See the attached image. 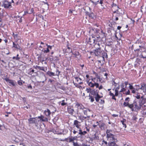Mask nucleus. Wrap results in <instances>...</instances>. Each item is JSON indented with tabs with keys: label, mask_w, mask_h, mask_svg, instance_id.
Returning a JSON list of instances; mask_svg holds the SVG:
<instances>
[{
	"label": "nucleus",
	"mask_w": 146,
	"mask_h": 146,
	"mask_svg": "<svg viewBox=\"0 0 146 146\" xmlns=\"http://www.w3.org/2000/svg\"><path fill=\"white\" fill-rule=\"evenodd\" d=\"M112 132L111 130L107 129L106 132V138L108 142L113 141H117V139L115 138V135L111 133V132Z\"/></svg>",
	"instance_id": "obj_1"
},
{
	"label": "nucleus",
	"mask_w": 146,
	"mask_h": 146,
	"mask_svg": "<svg viewBox=\"0 0 146 146\" xmlns=\"http://www.w3.org/2000/svg\"><path fill=\"white\" fill-rule=\"evenodd\" d=\"M139 48L135 50V51L137 52V56H139L140 57L143 58H146V56H143L142 54H141L140 55H139V52H143L142 49H144V47L143 46H139Z\"/></svg>",
	"instance_id": "obj_2"
},
{
	"label": "nucleus",
	"mask_w": 146,
	"mask_h": 146,
	"mask_svg": "<svg viewBox=\"0 0 146 146\" xmlns=\"http://www.w3.org/2000/svg\"><path fill=\"white\" fill-rule=\"evenodd\" d=\"M3 5L5 8L6 9H10L12 7L11 3L7 1L4 2Z\"/></svg>",
	"instance_id": "obj_3"
},
{
	"label": "nucleus",
	"mask_w": 146,
	"mask_h": 146,
	"mask_svg": "<svg viewBox=\"0 0 146 146\" xmlns=\"http://www.w3.org/2000/svg\"><path fill=\"white\" fill-rule=\"evenodd\" d=\"M102 52L101 49H95L94 50V53L96 56L99 57L102 56Z\"/></svg>",
	"instance_id": "obj_4"
},
{
	"label": "nucleus",
	"mask_w": 146,
	"mask_h": 146,
	"mask_svg": "<svg viewBox=\"0 0 146 146\" xmlns=\"http://www.w3.org/2000/svg\"><path fill=\"white\" fill-rule=\"evenodd\" d=\"M115 94L114 95L113 93L111 92V91H110V92L109 95L111 96H112V99H114L115 100H116V99L115 98V96H117L118 95V90H115Z\"/></svg>",
	"instance_id": "obj_5"
},
{
	"label": "nucleus",
	"mask_w": 146,
	"mask_h": 146,
	"mask_svg": "<svg viewBox=\"0 0 146 146\" xmlns=\"http://www.w3.org/2000/svg\"><path fill=\"white\" fill-rule=\"evenodd\" d=\"M123 105L125 107H128L130 108L132 111H134L133 108V105L132 104H129L128 102H124L123 104Z\"/></svg>",
	"instance_id": "obj_6"
},
{
	"label": "nucleus",
	"mask_w": 146,
	"mask_h": 146,
	"mask_svg": "<svg viewBox=\"0 0 146 146\" xmlns=\"http://www.w3.org/2000/svg\"><path fill=\"white\" fill-rule=\"evenodd\" d=\"M131 104L133 105V108L134 106V108L138 110H140L141 108V107L140 105L139 104L138 105L135 101H134L133 103Z\"/></svg>",
	"instance_id": "obj_7"
},
{
	"label": "nucleus",
	"mask_w": 146,
	"mask_h": 146,
	"mask_svg": "<svg viewBox=\"0 0 146 146\" xmlns=\"http://www.w3.org/2000/svg\"><path fill=\"white\" fill-rule=\"evenodd\" d=\"M67 48L66 49H63V51L64 53L66 52L68 53H72V49L68 45H67Z\"/></svg>",
	"instance_id": "obj_8"
},
{
	"label": "nucleus",
	"mask_w": 146,
	"mask_h": 146,
	"mask_svg": "<svg viewBox=\"0 0 146 146\" xmlns=\"http://www.w3.org/2000/svg\"><path fill=\"white\" fill-rule=\"evenodd\" d=\"M139 89L142 90L144 92H146V84L144 83L141 84V87L138 88L136 89V90H137V91Z\"/></svg>",
	"instance_id": "obj_9"
},
{
	"label": "nucleus",
	"mask_w": 146,
	"mask_h": 146,
	"mask_svg": "<svg viewBox=\"0 0 146 146\" xmlns=\"http://www.w3.org/2000/svg\"><path fill=\"white\" fill-rule=\"evenodd\" d=\"M76 137H74L71 136L69 137L66 138L65 140L66 141L69 142H74V141L76 139Z\"/></svg>",
	"instance_id": "obj_10"
},
{
	"label": "nucleus",
	"mask_w": 146,
	"mask_h": 146,
	"mask_svg": "<svg viewBox=\"0 0 146 146\" xmlns=\"http://www.w3.org/2000/svg\"><path fill=\"white\" fill-rule=\"evenodd\" d=\"M72 54L74 56V57H75L76 58L78 59H80L81 55L79 52L76 51L74 52H72Z\"/></svg>",
	"instance_id": "obj_11"
},
{
	"label": "nucleus",
	"mask_w": 146,
	"mask_h": 146,
	"mask_svg": "<svg viewBox=\"0 0 146 146\" xmlns=\"http://www.w3.org/2000/svg\"><path fill=\"white\" fill-rule=\"evenodd\" d=\"M29 124L36 123L37 122L36 119L35 118H31L28 119Z\"/></svg>",
	"instance_id": "obj_12"
},
{
	"label": "nucleus",
	"mask_w": 146,
	"mask_h": 146,
	"mask_svg": "<svg viewBox=\"0 0 146 146\" xmlns=\"http://www.w3.org/2000/svg\"><path fill=\"white\" fill-rule=\"evenodd\" d=\"M117 141H111V142H108V145L107 146H119L116 143Z\"/></svg>",
	"instance_id": "obj_13"
},
{
	"label": "nucleus",
	"mask_w": 146,
	"mask_h": 146,
	"mask_svg": "<svg viewBox=\"0 0 146 146\" xmlns=\"http://www.w3.org/2000/svg\"><path fill=\"white\" fill-rule=\"evenodd\" d=\"M5 80L9 83L10 86H15L16 83H15L13 80H10L8 78H6L5 79Z\"/></svg>",
	"instance_id": "obj_14"
},
{
	"label": "nucleus",
	"mask_w": 146,
	"mask_h": 146,
	"mask_svg": "<svg viewBox=\"0 0 146 146\" xmlns=\"http://www.w3.org/2000/svg\"><path fill=\"white\" fill-rule=\"evenodd\" d=\"M80 122H79L77 120H75L74 122V125L78 129L80 127L81 125L80 124Z\"/></svg>",
	"instance_id": "obj_15"
},
{
	"label": "nucleus",
	"mask_w": 146,
	"mask_h": 146,
	"mask_svg": "<svg viewBox=\"0 0 146 146\" xmlns=\"http://www.w3.org/2000/svg\"><path fill=\"white\" fill-rule=\"evenodd\" d=\"M76 106L78 110H83L84 108V106L81 104L77 103L76 105Z\"/></svg>",
	"instance_id": "obj_16"
},
{
	"label": "nucleus",
	"mask_w": 146,
	"mask_h": 146,
	"mask_svg": "<svg viewBox=\"0 0 146 146\" xmlns=\"http://www.w3.org/2000/svg\"><path fill=\"white\" fill-rule=\"evenodd\" d=\"M38 118L40 119V120L42 121H48V119L46 117H44V116L41 115L40 116H38Z\"/></svg>",
	"instance_id": "obj_17"
},
{
	"label": "nucleus",
	"mask_w": 146,
	"mask_h": 146,
	"mask_svg": "<svg viewBox=\"0 0 146 146\" xmlns=\"http://www.w3.org/2000/svg\"><path fill=\"white\" fill-rule=\"evenodd\" d=\"M44 113L47 117L50 116V115L51 114V112L50 110L48 109H47L46 110H45L44 112Z\"/></svg>",
	"instance_id": "obj_18"
},
{
	"label": "nucleus",
	"mask_w": 146,
	"mask_h": 146,
	"mask_svg": "<svg viewBox=\"0 0 146 146\" xmlns=\"http://www.w3.org/2000/svg\"><path fill=\"white\" fill-rule=\"evenodd\" d=\"M95 42V40L93 37L90 38H89V40L88 41V43L92 45V43H94Z\"/></svg>",
	"instance_id": "obj_19"
},
{
	"label": "nucleus",
	"mask_w": 146,
	"mask_h": 146,
	"mask_svg": "<svg viewBox=\"0 0 146 146\" xmlns=\"http://www.w3.org/2000/svg\"><path fill=\"white\" fill-rule=\"evenodd\" d=\"M67 110L68 113L71 115H73L74 111V110L70 107L68 108Z\"/></svg>",
	"instance_id": "obj_20"
},
{
	"label": "nucleus",
	"mask_w": 146,
	"mask_h": 146,
	"mask_svg": "<svg viewBox=\"0 0 146 146\" xmlns=\"http://www.w3.org/2000/svg\"><path fill=\"white\" fill-rule=\"evenodd\" d=\"M121 88L120 92H123L126 90L125 88L126 87H125L124 84L123 83H121Z\"/></svg>",
	"instance_id": "obj_21"
},
{
	"label": "nucleus",
	"mask_w": 146,
	"mask_h": 146,
	"mask_svg": "<svg viewBox=\"0 0 146 146\" xmlns=\"http://www.w3.org/2000/svg\"><path fill=\"white\" fill-rule=\"evenodd\" d=\"M33 67L35 69H38L44 71L45 72L46 71V70H45L44 68L43 67H40V66L36 65V66H34Z\"/></svg>",
	"instance_id": "obj_22"
},
{
	"label": "nucleus",
	"mask_w": 146,
	"mask_h": 146,
	"mask_svg": "<svg viewBox=\"0 0 146 146\" xmlns=\"http://www.w3.org/2000/svg\"><path fill=\"white\" fill-rule=\"evenodd\" d=\"M13 47L16 48L17 49H20V47L17 43L16 44L15 42H13Z\"/></svg>",
	"instance_id": "obj_23"
},
{
	"label": "nucleus",
	"mask_w": 146,
	"mask_h": 146,
	"mask_svg": "<svg viewBox=\"0 0 146 146\" xmlns=\"http://www.w3.org/2000/svg\"><path fill=\"white\" fill-rule=\"evenodd\" d=\"M113 11V14H116V15H115V17H119L120 15L121 14L118 11V9H117L116 11Z\"/></svg>",
	"instance_id": "obj_24"
},
{
	"label": "nucleus",
	"mask_w": 146,
	"mask_h": 146,
	"mask_svg": "<svg viewBox=\"0 0 146 146\" xmlns=\"http://www.w3.org/2000/svg\"><path fill=\"white\" fill-rule=\"evenodd\" d=\"M102 97V96H100L98 94H97L95 97L96 102H98L99 100V99L101 98Z\"/></svg>",
	"instance_id": "obj_25"
},
{
	"label": "nucleus",
	"mask_w": 146,
	"mask_h": 146,
	"mask_svg": "<svg viewBox=\"0 0 146 146\" xmlns=\"http://www.w3.org/2000/svg\"><path fill=\"white\" fill-rule=\"evenodd\" d=\"M91 94L93 95L94 96H95L96 95L98 94V92H97V90H92L91 92Z\"/></svg>",
	"instance_id": "obj_26"
},
{
	"label": "nucleus",
	"mask_w": 146,
	"mask_h": 146,
	"mask_svg": "<svg viewBox=\"0 0 146 146\" xmlns=\"http://www.w3.org/2000/svg\"><path fill=\"white\" fill-rule=\"evenodd\" d=\"M145 102V99L143 98L139 101V104L141 106Z\"/></svg>",
	"instance_id": "obj_27"
},
{
	"label": "nucleus",
	"mask_w": 146,
	"mask_h": 146,
	"mask_svg": "<svg viewBox=\"0 0 146 146\" xmlns=\"http://www.w3.org/2000/svg\"><path fill=\"white\" fill-rule=\"evenodd\" d=\"M98 125H99V126L100 128L101 129H103L104 128L105 124L104 123L101 122L99 123Z\"/></svg>",
	"instance_id": "obj_28"
},
{
	"label": "nucleus",
	"mask_w": 146,
	"mask_h": 146,
	"mask_svg": "<svg viewBox=\"0 0 146 146\" xmlns=\"http://www.w3.org/2000/svg\"><path fill=\"white\" fill-rule=\"evenodd\" d=\"M96 78H94L92 79V80L95 82L94 86H95L96 88H98L99 87V84L97 83H96L95 82V80H96Z\"/></svg>",
	"instance_id": "obj_29"
},
{
	"label": "nucleus",
	"mask_w": 146,
	"mask_h": 146,
	"mask_svg": "<svg viewBox=\"0 0 146 146\" xmlns=\"http://www.w3.org/2000/svg\"><path fill=\"white\" fill-rule=\"evenodd\" d=\"M47 74L50 77L52 76H56L54 73L50 71H48L47 72Z\"/></svg>",
	"instance_id": "obj_30"
},
{
	"label": "nucleus",
	"mask_w": 146,
	"mask_h": 146,
	"mask_svg": "<svg viewBox=\"0 0 146 146\" xmlns=\"http://www.w3.org/2000/svg\"><path fill=\"white\" fill-rule=\"evenodd\" d=\"M94 47L96 49L101 48L100 47V44L99 43H96L94 45Z\"/></svg>",
	"instance_id": "obj_31"
},
{
	"label": "nucleus",
	"mask_w": 146,
	"mask_h": 146,
	"mask_svg": "<svg viewBox=\"0 0 146 146\" xmlns=\"http://www.w3.org/2000/svg\"><path fill=\"white\" fill-rule=\"evenodd\" d=\"M126 121V120L125 119H123V120H121V122L122 123L123 127H124L125 128H126V125L124 123Z\"/></svg>",
	"instance_id": "obj_32"
},
{
	"label": "nucleus",
	"mask_w": 146,
	"mask_h": 146,
	"mask_svg": "<svg viewBox=\"0 0 146 146\" xmlns=\"http://www.w3.org/2000/svg\"><path fill=\"white\" fill-rule=\"evenodd\" d=\"M95 82L94 83H92V82H89L88 85L90 87L93 88L94 87Z\"/></svg>",
	"instance_id": "obj_33"
},
{
	"label": "nucleus",
	"mask_w": 146,
	"mask_h": 146,
	"mask_svg": "<svg viewBox=\"0 0 146 146\" xmlns=\"http://www.w3.org/2000/svg\"><path fill=\"white\" fill-rule=\"evenodd\" d=\"M88 111L89 112L90 111V110L89 109H88L87 110H84L83 111V112L84 114L86 115H88L87 113Z\"/></svg>",
	"instance_id": "obj_34"
},
{
	"label": "nucleus",
	"mask_w": 146,
	"mask_h": 146,
	"mask_svg": "<svg viewBox=\"0 0 146 146\" xmlns=\"http://www.w3.org/2000/svg\"><path fill=\"white\" fill-rule=\"evenodd\" d=\"M89 96V99L90 100V101L91 102H93L94 101V99L93 96H91L90 94Z\"/></svg>",
	"instance_id": "obj_35"
},
{
	"label": "nucleus",
	"mask_w": 146,
	"mask_h": 146,
	"mask_svg": "<svg viewBox=\"0 0 146 146\" xmlns=\"http://www.w3.org/2000/svg\"><path fill=\"white\" fill-rule=\"evenodd\" d=\"M42 51L44 53H46L49 52L50 50L48 49V48H47L46 50H43V49H42Z\"/></svg>",
	"instance_id": "obj_36"
},
{
	"label": "nucleus",
	"mask_w": 146,
	"mask_h": 146,
	"mask_svg": "<svg viewBox=\"0 0 146 146\" xmlns=\"http://www.w3.org/2000/svg\"><path fill=\"white\" fill-rule=\"evenodd\" d=\"M19 56V54H17V56L15 57L14 56L13 57V59H16L17 60H19L20 59V58L18 56Z\"/></svg>",
	"instance_id": "obj_37"
},
{
	"label": "nucleus",
	"mask_w": 146,
	"mask_h": 146,
	"mask_svg": "<svg viewBox=\"0 0 146 146\" xmlns=\"http://www.w3.org/2000/svg\"><path fill=\"white\" fill-rule=\"evenodd\" d=\"M112 10L113 11V9L114 8H117V9H118V6H117L116 4H113L112 6Z\"/></svg>",
	"instance_id": "obj_38"
},
{
	"label": "nucleus",
	"mask_w": 146,
	"mask_h": 146,
	"mask_svg": "<svg viewBox=\"0 0 146 146\" xmlns=\"http://www.w3.org/2000/svg\"><path fill=\"white\" fill-rule=\"evenodd\" d=\"M33 8H31L30 9H29L28 11V13L30 14H31L33 12Z\"/></svg>",
	"instance_id": "obj_39"
},
{
	"label": "nucleus",
	"mask_w": 146,
	"mask_h": 146,
	"mask_svg": "<svg viewBox=\"0 0 146 146\" xmlns=\"http://www.w3.org/2000/svg\"><path fill=\"white\" fill-rule=\"evenodd\" d=\"M75 78L77 82H79V81H81L82 80V79L81 78L77 77H75Z\"/></svg>",
	"instance_id": "obj_40"
},
{
	"label": "nucleus",
	"mask_w": 146,
	"mask_h": 146,
	"mask_svg": "<svg viewBox=\"0 0 146 146\" xmlns=\"http://www.w3.org/2000/svg\"><path fill=\"white\" fill-rule=\"evenodd\" d=\"M91 90V89L90 88H87L86 90L87 93H90Z\"/></svg>",
	"instance_id": "obj_41"
},
{
	"label": "nucleus",
	"mask_w": 146,
	"mask_h": 146,
	"mask_svg": "<svg viewBox=\"0 0 146 146\" xmlns=\"http://www.w3.org/2000/svg\"><path fill=\"white\" fill-rule=\"evenodd\" d=\"M96 125H92V127L94 128H95L99 124V123L98 121H97L96 123Z\"/></svg>",
	"instance_id": "obj_42"
},
{
	"label": "nucleus",
	"mask_w": 146,
	"mask_h": 146,
	"mask_svg": "<svg viewBox=\"0 0 146 146\" xmlns=\"http://www.w3.org/2000/svg\"><path fill=\"white\" fill-rule=\"evenodd\" d=\"M94 139L98 140L99 139V137L98 136H97L96 134H94Z\"/></svg>",
	"instance_id": "obj_43"
},
{
	"label": "nucleus",
	"mask_w": 146,
	"mask_h": 146,
	"mask_svg": "<svg viewBox=\"0 0 146 146\" xmlns=\"http://www.w3.org/2000/svg\"><path fill=\"white\" fill-rule=\"evenodd\" d=\"M135 97L137 99H139L140 98V95L139 93H137V94H136V96H135Z\"/></svg>",
	"instance_id": "obj_44"
},
{
	"label": "nucleus",
	"mask_w": 146,
	"mask_h": 146,
	"mask_svg": "<svg viewBox=\"0 0 146 146\" xmlns=\"http://www.w3.org/2000/svg\"><path fill=\"white\" fill-rule=\"evenodd\" d=\"M78 129H79V132L78 133V134L79 135H82V130H81V128L80 127V128H78Z\"/></svg>",
	"instance_id": "obj_45"
},
{
	"label": "nucleus",
	"mask_w": 146,
	"mask_h": 146,
	"mask_svg": "<svg viewBox=\"0 0 146 146\" xmlns=\"http://www.w3.org/2000/svg\"><path fill=\"white\" fill-rule=\"evenodd\" d=\"M22 82V81L21 80L18 81V84L20 86L22 85L23 84Z\"/></svg>",
	"instance_id": "obj_46"
},
{
	"label": "nucleus",
	"mask_w": 146,
	"mask_h": 146,
	"mask_svg": "<svg viewBox=\"0 0 146 146\" xmlns=\"http://www.w3.org/2000/svg\"><path fill=\"white\" fill-rule=\"evenodd\" d=\"M56 72L57 73V74H56V75L58 76L60 74V72L59 71V70L58 69L56 70Z\"/></svg>",
	"instance_id": "obj_47"
},
{
	"label": "nucleus",
	"mask_w": 146,
	"mask_h": 146,
	"mask_svg": "<svg viewBox=\"0 0 146 146\" xmlns=\"http://www.w3.org/2000/svg\"><path fill=\"white\" fill-rule=\"evenodd\" d=\"M14 38L15 39H16V40H17L18 39V34H16L15 35V36H14Z\"/></svg>",
	"instance_id": "obj_48"
},
{
	"label": "nucleus",
	"mask_w": 146,
	"mask_h": 146,
	"mask_svg": "<svg viewBox=\"0 0 146 146\" xmlns=\"http://www.w3.org/2000/svg\"><path fill=\"white\" fill-rule=\"evenodd\" d=\"M130 86H129V88L131 90H132V89H134V88L133 87L132 85H131L130 84H129Z\"/></svg>",
	"instance_id": "obj_49"
},
{
	"label": "nucleus",
	"mask_w": 146,
	"mask_h": 146,
	"mask_svg": "<svg viewBox=\"0 0 146 146\" xmlns=\"http://www.w3.org/2000/svg\"><path fill=\"white\" fill-rule=\"evenodd\" d=\"M46 45L47 46V47L48 48V49L50 50V49L51 50L52 48V46L50 45H48L47 44H46Z\"/></svg>",
	"instance_id": "obj_50"
},
{
	"label": "nucleus",
	"mask_w": 146,
	"mask_h": 146,
	"mask_svg": "<svg viewBox=\"0 0 146 146\" xmlns=\"http://www.w3.org/2000/svg\"><path fill=\"white\" fill-rule=\"evenodd\" d=\"M79 117L80 119L82 120V121L84 120V118L83 117V116H79Z\"/></svg>",
	"instance_id": "obj_51"
},
{
	"label": "nucleus",
	"mask_w": 146,
	"mask_h": 146,
	"mask_svg": "<svg viewBox=\"0 0 146 146\" xmlns=\"http://www.w3.org/2000/svg\"><path fill=\"white\" fill-rule=\"evenodd\" d=\"M86 115V117L83 116V117L84 118V119H86L87 118H89L90 117V115Z\"/></svg>",
	"instance_id": "obj_52"
},
{
	"label": "nucleus",
	"mask_w": 146,
	"mask_h": 146,
	"mask_svg": "<svg viewBox=\"0 0 146 146\" xmlns=\"http://www.w3.org/2000/svg\"><path fill=\"white\" fill-rule=\"evenodd\" d=\"M101 101L100 102V103L101 104H104V103H105V101L104 100H101Z\"/></svg>",
	"instance_id": "obj_53"
},
{
	"label": "nucleus",
	"mask_w": 146,
	"mask_h": 146,
	"mask_svg": "<svg viewBox=\"0 0 146 146\" xmlns=\"http://www.w3.org/2000/svg\"><path fill=\"white\" fill-rule=\"evenodd\" d=\"M124 84L125 87H126L127 86L128 84V82H125L124 83H123Z\"/></svg>",
	"instance_id": "obj_54"
},
{
	"label": "nucleus",
	"mask_w": 146,
	"mask_h": 146,
	"mask_svg": "<svg viewBox=\"0 0 146 146\" xmlns=\"http://www.w3.org/2000/svg\"><path fill=\"white\" fill-rule=\"evenodd\" d=\"M135 90H136V89H135V88L134 89H132V90H131L132 93H135Z\"/></svg>",
	"instance_id": "obj_55"
},
{
	"label": "nucleus",
	"mask_w": 146,
	"mask_h": 146,
	"mask_svg": "<svg viewBox=\"0 0 146 146\" xmlns=\"http://www.w3.org/2000/svg\"><path fill=\"white\" fill-rule=\"evenodd\" d=\"M130 91L129 90H128V91L126 92L125 94L126 95H129L130 94Z\"/></svg>",
	"instance_id": "obj_56"
},
{
	"label": "nucleus",
	"mask_w": 146,
	"mask_h": 146,
	"mask_svg": "<svg viewBox=\"0 0 146 146\" xmlns=\"http://www.w3.org/2000/svg\"><path fill=\"white\" fill-rule=\"evenodd\" d=\"M87 133V132L86 131H82V135H84L85 134Z\"/></svg>",
	"instance_id": "obj_57"
},
{
	"label": "nucleus",
	"mask_w": 146,
	"mask_h": 146,
	"mask_svg": "<svg viewBox=\"0 0 146 146\" xmlns=\"http://www.w3.org/2000/svg\"><path fill=\"white\" fill-rule=\"evenodd\" d=\"M97 81L98 80H99V81H101V80H102V79L101 78H100V77L99 76H97Z\"/></svg>",
	"instance_id": "obj_58"
},
{
	"label": "nucleus",
	"mask_w": 146,
	"mask_h": 146,
	"mask_svg": "<svg viewBox=\"0 0 146 146\" xmlns=\"http://www.w3.org/2000/svg\"><path fill=\"white\" fill-rule=\"evenodd\" d=\"M101 32L102 34V35H103V36H105V34L102 30H101Z\"/></svg>",
	"instance_id": "obj_59"
},
{
	"label": "nucleus",
	"mask_w": 146,
	"mask_h": 146,
	"mask_svg": "<svg viewBox=\"0 0 146 146\" xmlns=\"http://www.w3.org/2000/svg\"><path fill=\"white\" fill-rule=\"evenodd\" d=\"M102 142H103L104 143L105 145H108V143L107 141H104V140H103L102 141Z\"/></svg>",
	"instance_id": "obj_60"
},
{
	"label": "nucleus",
	"mask_w": 146,
	"mask_h": 146,
	"mask_svg": "<svg viewBox=\"0 0 146 146\" xmlns=\"http://www.w3.org/2000/svg\"><path fill=\"white\" fill-rule=\"evenodd\" d=\"M125 101H127L128 102L129 101V97L126 98H125Z\"/></svg>",
	"instance_id": "obj_61"
},
{
	"label": "nucleus",
	"mask_w": 146,
	"mask_h": 146,
	"mask_svg": "<svg viewBox=\"0 0 146 146\" xmlns=\"http://www.w3.org/2000/svg\"><path fill=\"white\" fill-rule=\"evenodd\" d=\"M81 146H90L87 145V144H85L84 143H83L82 144Z\"/></svg>",
	"instance_id": "obj_62"
},
{
	"label": "nucleus",
	"mask_w": 146,
	"mask_h": 146,
	"mask_svg": "<svg viewBox=\"0 0 146 146\" xmlns=\"http://www.w3.org/2000/svg\"><path fill=\"white\" fill-rule=\"evenodd\" d=\"M103 88V87L102 85H101L100 86H99L98 89L99 90H101Z\"/></svg>",
	"instance_id": "obj_63"
},
{
	"label": "nucleus",
	"mask_w": 146,
	"mask_h": 146,
	"mask_svg": "<svg viewBox=\"0 0 146 146\" xmlns=\"http://www.w3.org/2000/svg\"><path fill=\"white\" fill-rule=\"evenodd\" d=\"M112 116L114 117H118V115L115 114H113L112 115Z\"/></svg>",
	"instance_id": "obj_64"
}]
</instances>
